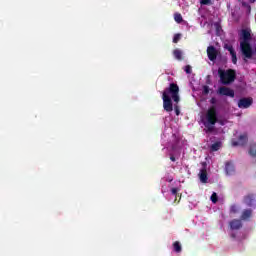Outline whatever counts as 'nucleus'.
Here are the masks:
<instances>
[{
  "mask_svg": "<svg viewBox=\"0 0 256 256\" xmlns=\"http://www.w3.org/2000/svg\"><path fill=\"white\" fill-rule=\"evenodd\" d=\"M173 99V101L171 100ZM163 109L167 113L173 111V102L179 103L181 98L179 97V85L170 83L168 88L162 92Z\"/></svg>",
  "mask_w": 256,
  "mask_h": 256,
  "instance_id": "obj_1",
  "label": "nucleus"
},
{
  "mask_svg": "<svg viewBox=\"0 0 256 256\" xmlns=\"http://www.w3.org/2000/svg\"><path fill=\"white\" fill-rule=\"evenodd\" d=\"M242 39L240 42V51L244 57V61L247 62V59H253V48L249 41H251V32L246 29L242 30Z\"/></svg>",
  "mask_w": 256,
  "mask_h": 256,
  "instance_id": "obj_2",
  "label": "nucleus"
},
{
  "mask_svg": "<svg viewBox=\"0 0 256 256\" xmlns=\"http://www.w3.org/2000/svg\"><path fill=\"white\" fill-rule=\"evenodd\" d=\"M217 121H219L217 117V107L211 106L206 112V122H204L205 133H213Z\"/></svg>",
  "mask_w": 256,
  "mask_h": 256,
  "instance_id": "obj_3",
  "label": "nucleus"
},
{
  "mask_svg": "<svg viewBox=\"0 0 256 256\" xmlns=\"http://www.w3.org/2000/svg\"><path fill=\"white\" fill-rule=\"evenodd\" d=\"M218 75L222 85H231L237 79V72L234 69H218Z\"/></svg>",
  "mask_w": 256,
  "mask_h": 256,
  "instance_id": "obj_4",
  "label": "nucleus"
},
{
  "mask_svg": "<svg viewBox=\"0 0 256 256\" xmlns=\"http://www.w3.org/2000/svg\"><path fill=\"white\" fill-rule=\"evenodd\" d=\"M243 203L246 207H256V194L249 193L243 197Z\"/></svg>",
  "mask_w": 256,
  "mask_h": 256,
  "instance_id": "obj_5",
  "label": "nucleus"
},
{
  "mask_svg": "<svg viewBox=\"0 0 256 256\" xmlns=\"http://www.w3.org/2000/svg\"><path fill=\"white\" fill-rule=\"evenodd\" d=\"M253 105V98L248 97V98H241L238 101V107L239 109H249Z\"/></svg>",
  "mask_w": 256,
  "mask_h": 256,
  "instance_id": "obj_6",
  "label": "nucleus"
},
{
  "mask_svg": "<svg viewBox=\"0 0 256 256\" xmlns=\"http://www.w3.org/2000/svg\"><path fill=\"white\" fill-rule=\"evenodd\" d=\"M207 55H208L209 61H216L217 56L219 55V51L217 50V48H215V46H208Z\"/></svg>",
  "mask_w": 256,
  "mask_h": 256,
  "instance_id": "obj_7",
  "label": "nucleus"
},
{
  "mask_svg": "<svg viewBox=\"0 0 256 256\" xmlns=\"http://www.w3.org/2000/svg\"><path fill=\"white\" fill-rule=\"evenodd\" d=\"M219 95H224L225 97H235V91L229 87L222 86L218 89Z\"/></svg>",
  "mask_w": 256,
  "mask_h": 256,
  "instance_id": "obj_8",
  "label": "nucleus"
},
{
  "mask_svg": "<svg viewBox=\"0 0 256 256\" xmlns=\"http://www.w3.org/2000/svg\"><path fill=\"white\" fill-rule=\"evenodd\" d=\"M229 225L232 231H239V229L243 227V222H241V219H233L232 221L229 222Z\"/></svg>",
  "mask_w": 256,
  "mask_h": 256,
  "instance_id": "obj_9",
  "label": "nucleus"
},
{
  "mask_svg": "<svg viewBox=\"0 0 256 256\" xmlns=\"http://www.w3.org/2000/svg\"><path fill=\"white\" fill-rule=\"evenodd\" d=\"M251 217H253V209L248 208L242 211L240 219L241 221H249Z\"/></svg>",
  "mask_w": 256,
  "mask_h": 256,
  "instance_id": "obj_10",
  "label": "nucleus"
},
{
  "mask_svg": "<svg viewBox=\"0 0 256 256\" xmlns=\"http://www.w3.org/2000/svg\"><path fill=\"white\" fill-rule=\"evenodd\" d=\"M248 141L247 134L240 135L238 141L232 142L233 147H237L238 145H246Z\"/></svg>",
  "mask_w": 256,
  "mask_h": 256,
  "instance_id": "obj_11",
  "label": "nucleus"
},
{
  "mask_svg": "<svg viewBox=\"0 0 256 256\" xmlns=\"http://www.w3.org/2000/svg\"><path fill=\"white\" fill-rule=\"evenodd\" d=\"M225 172L227 175H233L235 173V165L233 162L228 161L225 163Z\"/></svg>",
  "mask_w": 256,
  "mask_h": 256,
  "instance_id": "obj_12",
  "label": "nucleus"
},
{
  "mask_svg": "<svg viewBox=\"0 0 256 256\" xmlns=\"http://www.w3.org/2000/svg\"><path fill=\"white\" fill-rule=\"evenodd\" d=\"M199 178H200L201 183H207V181H208V179H209V178L207 177V169L202 168V169L200 170Z\"/></svg>",
  "mask_w": 256,
  "mask_h": 256,
  "instance_id": "obj_13",
  "label": "nucleus"
},
{
  "mask_svg": "<svg viewBox=\"0 0 256 256\" xmlns=\"http://www.w3.org/2000/svg\"><path fill=\"white\" fill-rule=\"evenodd\" d=\"M173 56L175 57V59H177V61H183V51L175 49L173 51Z\"/></svg>",
  "mask_w": 256,
  "mask_h": 256,
  "instance_id": "obj_14",
  "label": "nucleus"
},
{
  "mask_svg": "<svg viewBox=\"0 0 256 256\" xmlns=\"http://www.w3.org/2000/svg\"><path fill=\"white\" fill-rule=\"evenodd\" d=\"M173 250L175 251V253H181V251H183V247L181 246V242L175 241L173 243Z\"/></svg>",
  "mask_w": 256,
  "mask_h": 256,
  "instance_id": "obj_15",
  "label": "nucleus"
},
{
  "mask_svg": "<svg viewBox=\"0 0 256 256\" xmlns=\"http://www.w3.org/2000/svg\"><path fill=\"white\" fill-rule=\"evenodd\" d=\"M229 213L230 215H237V213H239V206L237 204H232Z\"/></svg>",
  "mask_w": 256,
  "mask_h": 256,
  "instance_id": "obj_16",
  "label": "nucleus"
},
{
  "mask_svg": "<svg viewBox=\"0 0 256 256\" xmlns=\"http://www.w3.org/2000/svg\"><path fill=\"white\" fill-rule=\"evenodd\" d=\"M174 21H176V23H183V16L181 15V13H174Z\"/></svg>",
  "mask_w": 256,
  "mask_h": 256,
  "instance_id": "obj_17",
  "label": "nucleus"
},
{
  "mask_svg": "<svg viewBox=\"0 0 256 256\" xmlns=\"http://www.w3.org/2000/svg\"><path fill=\"white\" fill-rule=\"evenodd\" d=\"M249 155H251V157H256V144L250 145Z\"/></svg>",
  "mask_w": 256,
  "mask_h": 256,
  "instance_id": "obj_18",
  "label": "nucleus"
},
{
  "mask_svg": "<svg viewBox=\"0 0 256 256\" xmlns=\"http://www.w3.org/2000/svg\"><path fill=\"white\" fill-rule=\"evenodd\" d=\"M221 149V142H215L211 145V151H219Z\"/></svg>",
  "mask_w": 256,
  "mask_h": 256,
  "instance_id": "obj_19",
  "label": "nucleus"
},
{
  "mask_svg": "<svg viewBox=\"0 0 256 256\" xmlns=\"http://www.w3.org/2000/svg\"><path fill=\"white\" fill-rule=\"evenodd\" d=\"M232 57V63L233 65H237V52H232V54H230Z\"/></svg>",
  "mask_w": 256,
  "mask_h": 256,
  "instance_id": "obj_20",
  "label": "nucleus"
},
{
  "mask_svg": "<svg viewBox=\"0 0 256 256\" xmlns=\"http://www.w3.org/2000/svg\"><path fill=\"white\" fill-rule=\"evenodd\" d=\"M184 71L187 73V75H191V73H193V68H191L190 65H187L185 66Z\"/></svg>",
  "mask_w": 256,
  "mask_h": 256,
  "instance_id": "obj_21",
  "label": "nucleus"
},
{
  "mask_svg": "<svg viewBox=\"0 0 256 256\" xmlns=\"http://www.w3.org/2000/svg\"><path fill=\"white\" fill-rule=\"evenodd\" d=\"M181 41V34H175L173 37V43H179Z\"/></svg>",
  "mask_w": 256,
  "mask_h": 256,
  "instance_id": "obj_22",
  "label": "nucleus"
},
{
  "mask_svg": "<svg viewBox=\"0 0 256 256\" xmlns=\"http://www.w3.org/2000/svg\"><path fill=\"white\" fill-rule=\"evenodd\" d=\"M225 49H227V51H229L230 55L232 53H235V48H233V46H231V45H226Z\"/></svg>",
  "mask_w": 256,
  "mask_h": 256,
  "instance_id": "obj_23",
  "label": "nucleus"
},
{
  "mask_svg": "<svg viewBox=\"0 0 256 256\" xmlns=\"http://www.w3.org/2000/svg\"><path fill=\"white\" fill-rule=\"evenodd\" d=\"M218 197H217V193H213L212 195H211V201H212V203H217V201H218Z\"/></svg>",
  "mask_w": 256,
  "mask_h": 256,
  "instance_id": "obj_24",
  "label": "nucleus"
},
{
  "mask_svg": "<svg viewBox=\"0 0 256 256\" xmlns=\"http://www.w3.org/2000/svg\"><path fill=\"white\" fill-rule=\"evenodd\" d=\"M210 88L209 86H203V95H209Z\"/></svg>",
  "mask_w": 256,
  "mask_h": 256,
  "instance_id": "obj_25",
  "label": "nucleus"
},
{
  "mask_svg": "<svg viewBox=\"0 0 256 256\" xmlns=\"http://www.w3.org/2000/svg\"><path fill=\"white\" fill-rule=\"evenodd\" d=\"M171 193L172 195H177V193H179V188H172Z\"/></svg>",
  "mask_w": 256,
  "mask_h": 256,
  "instance_id": "obj_26",
  "label": "nucleus"
},
{
  "mask_svg": "<svg viewBox=\"0 0 256 256\" xmlns=\"http://www.w3.org/2000/svg\"><path fill=\"white\" fill-rule=\"evenodd\" d=\"M210 103H211V105H216V104H217V98L212 97V98L210 99Z\"/></svg>",
  "mask_w": 256,
  "mask_h": 256,
  "instance_id": "obj_27",
  "label": "nucleus"
},
{
  "mask_svg": "<svg viewBox=\"0 0 256 256\" xmlns=\"http://www.w3.org/2000/svg\"><path fill=\"white\" fill-rule=\"evenodd\" d=\"M211 3V0H201V5H209Z\"/></svg>",
  "mask_w": 256,
  "mask_h": 256,
  "instance_id": "obj_28",
  "label": "nucleus"
},
{
  "mask_svg": "<svg viewBox=\"0 0 256 256\" xmlns=\"http://www.w3.org/2000/svg\"><path fill=\"white\" fill-rule=\"evenodd\" d=\"M176 115H180L181 111L179 110V106H175Z\"/></svg>",
  "mask_w": 256,
  "mask_h": 256,
  "instance_id": "obj_29",
  "label": "nucleus"
},
{
  "mask_svg": "<svg viewBox=\"0 0 256 256\" xmlns=\"http://www.w3.org/2000/svg\"><path fill=\"white\" fill-rule=\"evenodd\" d=\"M170 160L173 161V162H175V161H176L175 156L171 155V156H170Z\"/></svg>",
  "mask_w": 256,
  "mask_h": 256,
  "instance_id": "obj_30",
  "label": "nucleus"
},
{
  "mask_svg": "<svg viewBox=\"0 0 256 256\" xmlns=\"http://www.w3.org/2000/svg\"><path fill=\"white\" fill-rule=\"evenodd\" d=\"M256 0H250V3H255Z\"/></svg>",
  "mask_w": 256,
  "mask_h": 256,
  "instance_id": "obj_31",
  "label": "nucleus"
},
{
  "mask_svg": "<svg viewBox=\"0 0 256 256\" xmlns=\"http://www.w3.org/2000/svg\"><path fill=\"white\" fill-rule=\"evenodd\" d=\"M231 237H233V239H235V234H232Z\"/></svg>",
  "mask_w": 256,
  "mask_h": 256,
  "instance_id": "obj_32",
  "label": "nucleus"
}]
</instances>
